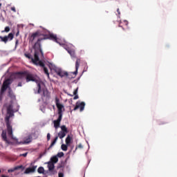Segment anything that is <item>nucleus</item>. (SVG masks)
Instances as JSON below:
<instances>
[{
	"label": "nucleus",
	"mask_w": 177,
	"mask_h": 177,
	"mask_svg": "<svg viewBox=\"0 0 177 177\" xmlns=\"http://www.w3.org/2000/svg\"><path fill=\"white\" fill-rule=\"evenodd\" d=\"M19 32L18 31L16 34V37H18L19 36Z\"/></svg>",
	"instance_id": "a19ab883"
},
{
	"label": "nucleus",
	"mask_w": 177,
	"mask_h": 177,
	"mask_svg": "<svg viewBox=\"0 0 177 177\" xmlns=\"http://www.w3.org/2000/svg\"><path fill=\"white\" fill-rule=\"evenodd\" d=\"M68 53L71 55V56H72V57H75V52L70 50L68 51Z\"/></svg>",
	"instance_id": "7c9ffc66"
},
{
	"label": "nucleus",
	"mask_w": 177,
	"mask_h": 177,
	"mask_svg": "<svg viewBox=\"0 0 177 177\" xmlns=\"http://www.w3.org/2000/svg\"><path fill=\"white\" fill-rule=\"evenodd\" d=\"M67 74L68 75H66L65 78H68V80H72V78H74V77L71 75V73L67 72Z\"/></svg>",
	"instance_id": "c85d7f7f"
},
{
	"label": "nucleus",
	"mask_w": 177,
	"mask_h": 177,
	"mask_svg": "<svg viewBox=\"0 0 177 177\" xmlns=\"http://www.w3.org/2000/svg\"><path fill=\"white\" fill-rule=\"evenodd\" d=\"M59 100L58 98L55 99V104L57 108L58 109V115H61V117H63V109H64V106L63 104H59Z\"/></svg>",
	"instance_id": "9d476101"
},
{
	"label": "nucleus",
	"mask_w": 177,
	"mask_h": 177,
	"mask_svg": "<svg viewBox=\"0 0 177 177\" xmlns=\"http://www.w3.org/2000/svg\"><path fill=\"white\" fill-rule=\"evenodd\" d=\"M10 31V28L9 26H6L4 30H2L1 32H9Z\"/></svg>",
	"instance_id": "cd10ccee"
},
{
	"label": "nucleus",
	"mask_w": 177,
	"mask_h": 177,
	"mask_svg": "<svg viewBox=\"0 0 177 177\" xmlns=\"http://www.w3.org/2000/svg\"><path fill=\"white\" fill-rule=\"evenodd\" d=\"M78 93V87L74 90L73 91V95H75V97H73L74 100H77V99H79L80 97L77 95Z\"/></svg>",
	"instance_id": "4be33fe9"
},
{
	"label": "nucleus",
	"mask_w": 177,
	"mask_h": 177,
	"mask_svg": "<svg viewBox=\"0 0 177 177\" xmlns=\"http://www.w3.org/2000/svg\"><path fill=\"white\" fill-rule=\"evenodd\" d=\"M43 38H38L37 41L33 45V49H35V57H36V60H38V56L41 55V57H44V53L42 52V49L41 48V41H44Z\"/></svg>",
	"instance_id": "7ed1b4c3"
},
{
	"label": "nucleus",
	"mask_w": 177,
	"mask_h": 177,
	"mask_svg": "<svg viewBox=\"0 0 177 177\" xmlns=\"http://www.w3.org/2000/svg\"><path fill=\"white\" fill-rule=\"evenodd\" d=\"M32 142V136L29 135L27 138L24 139V140L21 142L22 145H28L29 143H31Z\"/></svg>",
	"instance_id": "dca6fc26"
},
{
	"label": "nucleus",
	"mask_w": 177,
	"mask_h": 177,
	"mask_svg": "<svg viewBox=\"0 0 177 177\" xmlns=\"http://www.w3.org/2000/svg\"><path fill=\"white\" fill-rule=\"evenodd\" d=\"M39 62V63H37V64H36V66H40V67H42L43 68L45 67V64L42 62V61H37Z\"/></svg>",
	"instance_id": "bb28decb"
},
{
	"label": "nucleus",
	"mask_w": 177,
	"mask_h": 177,
	"mask_svg": "<svg viewBox=\"0 0 177 177\" xmlns=\"http://www.w3.org/2000/svg\"><path fill=\"white\" fill-rule=\"evenodd\" d=\"M68 133V129L66 127V125L61 126V131L58 133V136H56L53 141L51 142L50 145L48 147V149H52L55 145H56V142H57V140L59 139H63Z\"/></svg>",
	"instance_id": "f03ea898"
},
{
	"label": "nucleus",
	"mask_w": 177,
	"mask_h": 177,
	"mask_svg": "<svg viewBox=\"0 0 177 177\" xmlns=\"http://www.w3.org/2000/svg\"><path fill=\"white\" fill-rule=\"evenodd\" d=\"M35 169H37V166H33L32 167H28L25 170L24 174H30L31 172H35Z\"/></svg>",
	"instance_id": "6ab92c4d"
},
{
	"label": "nucleus",
	"mask_w": 177,
	"mask_h": 177,
	"mask_svg": "<svg viewBox=\"0 0 177 177\" xmlns=\"http://www.w3.org/2000/svg\"><path fill=\"white\" fill-rule=\"evenodd\" d=\"M24 56L27 57V59H30L32 62L33 64H37V62H39V55H37V59L35 57V58H33L32 55H31V54L30 53H25Z\"/></svg>",
	"instance_id": "9b49d317"
},
{
	"label": "nucleus",
	"mask_w": 177,
	"mask_h": 177,
	"mask_svg": "<svg viewBox=\"0 0 177 177\" xmlns=\"http://www.w3.org/2000/svg\"><path fill=\"white\" fill-rule=\"evenodd\" d=\"M15 38V35L13 33H9L7 36H0V42H4V44H8V41H12Z\"/></svg>",
	"instance_id": "6e6552de"
},
{
	"label": "nucleus",
	"mask_w": 177,
	"mask_h": 177,
	"mask_svg": "<svg viewBox=\"0 0 177 177\" xmlns=\"http://www.w3.org/2000/svg\"><path fill=\"white\" fill-rule=\"evenodd\" d=\"M123 23L125 26H128V24H129L128 21H127V20L123 21Z\"/></svg>",
	"instance_id": "c9c22d12"
},
{
	"label": "nucleus",
	"mask_w": 177,
	"mask_h": 177,
	"mask_svg": "<svg viewBox=\"0 0 177 177\" xmlns=\"http://www.w3.org/2000/svg\"><path fill=\"white\" fill-rule=\"evenodd\" d=\"M27 154H28V153H23L21 156H23V157H27Z\"/></svg>",
	"instance_id": "4c0bfd02"
},
{
	"label": "nucleus",
	"mask_w": 177,
	"mask_h": 177,
	"mask_svg": "<svg viewBox=\"0 0 177 177\" xmlns=\"http://www.w3.org/2000/svg\"><path fill=\"white\" fill-rule=\"evenodd\" d=\"M54 71L56 73L57 75H59L61 78H64L66 75H68L67 71H63L62 68H55Z\"/></svg>",
	"instance_id": "1a4fd4ad"
},
{
	"label": "nucleus",
	"mask_w": 177,
	"mask_h": 177,
	"mask_svg": "<svg viewBox=\"0 0 177 177\" xmlns=\"http://www.w3.org/2000/svg\"><path fill=\"white\" fill-rule=\"evenodd\" d=\"M78 109H80V111H84V109H85V102H80L77 101L76 102V105L75 106V108L73 109L74 111L78 110Z\"/></svg>",
	"instance_id": "f8f14e48"
},
{
	"label": "nucleus",
	"mask_w": 177,
	"mask_h": 177,
	"mask_svg": "<svg viewBox=\"0 0 177 177\" xmlns=\"http://www.w3.org/2000/svg\"><path fill=\"white\" fill-rule=\"evenodd\" d=\"M48 168L50 172H52L53 169H55V163L48 162Z\"/></svg>",
	"instance_id": "aec40b11"
},
{
	"label": "nucleus",
	"mask_w": 177,
	"mask_h": 177,
	"mask_svg": "<svg viewBox=\"0 0 177 177\" xmlns=\"http://www.w3.org/2000/svg\"><path fill=\"white\" fill-rule=\"evenodd\" d=\"M39 37V32H36L32 33L30 37H29V42L30 44H33L34 41H35L36 38H38Z\"/></svg>",
	"instance_id": "ddd939ff"
},
{
	"label": "nucleus",
	"mask_w": 177,
	"mask_h": 177,
	"mask_svg": "<svg viewBox=\"0 0 177 177\" xmlns=\"http://www.w3.org/2000/svg\"><path fill=\"white\" fill-rule=\"evenodd\" d=\"M1 138H2L4 142H6V143H7L8 145H10V141H9V140H8V136H6V131H5V130L2 131Z\"/></svg>",
	"instance_id": "f3484780"
},
{
	"label": "nucleus",
	"mask_w": 177,
	"mask_h": 177,
	"mask_svg": "<svg viewBox=\"0 0 177 177\" xmlns=\"http://www.w3.org/2000/svg\"><path fill=\"white\" fill-rule=\"evenodd\" d=\"M19 45V39H17L15 41V46H17Z\"/></svg>",
	"instance_id": "e433bc0d"
},
{
	"label": "nucleus",
	"mask_w": 177,
	"mask_h": 177,
	"mask_svg": "<svg viewBox=\"0 0 177 177\" xmlns=\"http://www.w3.org/2000/svg\"><path fill=\"white\" fill-rule=\"evenodd\" d=\"M17 86H22V83H21V82H20L18 83Z\"/></svg>",
	"instance_id": "58836bf2"
},
{
	"label": "nucleus",
	"mask_w": 177,
	"mask_h": 177,
	"mask_svg": "<svg viewBox=\"0 0 177 177\" xmlns=\"http://www.w3.org/2000/svg\"><path fill=\"white\" fill-rule=\"evenodd\" d=\"M12 84V79L8 78L3 81V85L0 90V97L5 93L6 89L9 88L10 85Z\"/></svg>",
	"instance_id": "423d86ee"
},
{
	"label": "nucleus",
	"mask_w": 177,
	"mask_h": 177,
	"mask_svg": "<svg viewBox=\"0 0 177 177\" xmlns=\"http://www.w3.org/2000/svg\"><path fill=\"white\" fill-rule=\"evenodd\" d=\"M0 172H1V170H0Z\"/></svg>",
	"instance_id": "49530a36"
},
{
	"label": "nucleus",
	"mask_w": 177,
	"mask_h": 177,
	"mask_svg": "<svg viewBox=\"0 0 177 177\" xmlns=\"http://www.w3.org/2000/svg\"><path fill=\"white\" fill-rule=\"evenodd\" d=\"M117 12L118 13V15H121V12H120V8L117 9Z\"/></svg>",
	"instance_id": "ea45409f"
},
{
	"label": "nucleus",
	"mask_w": 177,
	"mask_h": 177,
	"mask_svg": "<svg viewBox=\"0 0 177 177\" xmlns=\"http://www.w3.org/2000/svg\"><path fill=\"white\" fill-rule=\"evenodd\" d=\"M11 10H12V12H14L15 13H16V8H15V7H11Z\"/></svg>",
	"instance_id": "f704fd0d"
},
{
	"label": "nucleus",
	"mask_w": 177,
	"mask_h": 177,
	"mask_svg": "<svg viewBox=\"0 0 177 177\" xmlns=\"http://www.w3.org/2000/svg\"><path fill=\"white\" fill-rule=\"evenodd\" d=\"M21 75H24V77H26V82H30V81L35 82V81H37L35 77H34L32 73H30L28 71L22 72Z\"/></svg>",
	"instance_id": "0eeeda50"
},
{
	"label": "nucleus",
	"mask_w": 177,
	"mask_h": 177,
	"mask_svg": "<svg viewBox=\"0 0 177 177\" xmlns=\"http://www.w3.org/2000/svg\"><path fill=\"white\" fill-rule=\"evenodd\" d=\"M68 95L69 96H71V97L74 96V95H71V94H68Z\"/></svg>",
	"instance_id": "c03bdc74"
},
{
	"label": "nucleus",
	"mask_w": 177,
	"mask_h": 177,
	"mask_svg": "<svg viewBox=\"0 0 177 177\" xmlns=\"http://www.w3.org/2000/svg\"><path fill=\"white\" fill-rule=\"evenodd\" d=\"M1 6H2V3H0V8H1Z\"/></svg>",
	"instance_id": "a18cd8bd"
},
{
	"label": "nucleus",
	"mask_w": 177,
	"mask_h": 177,
	"mask_svg": "<svg viewBox=\"0 0 177 177\" xmlns=\"http://www.w3.org/2000/svg\"><path fill=\"white\" fill-rule=\"evenodd\" d=\"M61 148H62V150H63V151H67V149H68L67 145L62 144L61 146Z\"/></svg>",
	"instance_id": "393cba45"
},
{
	"label": "nucleus",
	"mask_w": 177,
	"mask_h": 177,
	"mask_svg": "<svg viewBox=\"0 0 177 177\" xmlns=\"http://www.w3.org/2000/svg\"><path fill=\"white\" fill-rule=\"evenodd\" d=\"M44 171H45V169L42 167H39L37 169V172L39 174H44Z\"/></svg>",
	"instance_id": "a878e982"
},
{
	"label": "nucleus",
	"mask_w": 177,
	"mask_h": 177,
	"mask_svg": "<svg viewBox=\"0 0 177 177\" xmlns=\"http://www.w3.org/2000/svg\"><path fill=\"white\" fill-rule=\"evenodd\" d=\"M64 156V153L63 152H59L57 154V157L61 158V157H63Z\"/></svg>",
	"instance_id": "2f4dec72"
},
{
	"label": "nucleus",
	"mask_w": 177,
	"mask_h": 177,
	"mask_svg": "<svg viewBox=\"0 0 177 177\" xmlns=\"http://www.w3.org/2000/svg\"><path fill=\"white\" fill-rule=\"evenodd\" d=\"M50 161L51 162H53V164H56V162H57V161H59V158H57V156H53L50 158Z\"/></svg>",
	"instance_id": "5701e85b"
},
{
	"label": "nucleus",
	"mask_w": 177,
	"mask_h": 177,
	"mask_svg": "<svg viewBox=\"0 0 177 177\" xmlns=\"http://www.w3.org/2000/svg\"><path fill=\"white\" fill-rule=\"evenodd\" d=\"M37 93H41L42 92L41 99H44V97L49 98L50 96V94L49 93V91L46 88H42L41 86V84H37Z\"/></svg>",
	"instance_id": "39448f33"
},
{
	"label": "nucleus",
	"mask_w": 177,
	"mask_h": 177,
	"mask_svg": "<svg viewBox=\"0 0 177 177\" xmlns=\"http://www.w3.org/2000/svg\"><path fill=\"white\" fill-rule=\"evenodd\" d=\"M58 176L59 177H64V174L63 173H59Z\"/></svg>",
	"instance_id": "72a5a7b5"
},
{
	"label": "nucleus",
	"mask_w": 177,
	"mask_h": 177,
	"mask_svg": "<svg viewBox=\"0 0 177 177\" xmlns=\"http://www.w3.org/2000/svg\"><path fill=\"white\" fill-rule=\"evenodd\" d=\"M71 140H73V138H71L70 136V135H68V136L66 137L65 142L67 146H69V145L71 144Z\"/></svg>",
	"instance_id": "412c9836"
},
{
	"label": "nucleus",
	"mask_w": 177,
	"mask_h": 177,
	"mask_svg": "<svg viewBox=\"0 0 177 177\" xmlns=\"http://www.w3.org/2000/svg\"><path fill=\"white\" fill-rule=\"evenodd\" d=\"M80 64H81V59L77 58L75 62V71L71 73V74H74V75H77V74H78V68H80Z\"/></svg>",
	"instance_id": "2eb2a0df"
},
{
	"label": "nucleus",
	"mask_w": 177,
	"mask_h": 177,
	"mask_svg": "<svg viewBox=\"0 0 177 177\" xmlns=\"http://www.w3.org/2000/svg\"><path fill=\"white\" fill-rule=\"evenodd\" d=\"M1 177H9V176H5V175H1Z\"/></svg>",
	"instance_id": "79ce46f5"
},
{
	"label": "nucleus",
	"mask_w": 177,
	"mask_h": 177,
	"mask_svg": "<svg viewBox=\"0 0 177 177\" xmlns=\"http://www.w3.org/2000/svg\"><path fill=\"white\" fill-rule=\"evenodd\" d=\"M8 96L11 99L10 103H6L3 104V109H6L7 111V115L5 118V121L7 127V133L8 136L11 138L13 140H17L15 136H13V129L12 125H10V118L15 116V113L19 111V106L17 105L16 109H13V103L16 102V95L13 93L12 89L9 88Z\"/></svg>",
	"instance_id": "f257e3e1"
},
{
	"label": "nucleus",
	"mask_w": 177,
	"mask_h": 177,
	"mask_svg": "<svg viewBox=\"0 0 177 177\" xmlns=\"http://www.w3.org/2000/svg\"><path fill=\"white\" fill-rule=\"evenodd\" d=\"M17 169H24V167L23 165L17 166L12 169H10L8 170V174H10L12 172H15V171H17Z\"/></svg>",
	"instance_id": "a211bd4d"
},
{
	"label": "nucleus",
	"mask_w": 177,
	"mask_h": 177,
	"mask_svg": "<svg viewBox=\"0 0 177 177\" xmlns=\"http://www.w3.org/2000/svg\"><path fill=\"white\" fill-rule=\"evenodd\" d=\"M43 39H50L51 41H54V42H57V44H60V39L57 38V35L51 33L48 30H44V34H43Z\"/></svg>",
	"instance_id": "20e7f679"
},
{
	"label": "nucleus",
	"mask_w": 177,
	"mask_h": 177,
	"mask_svg": "<svg viewBox=\"0 0 177 177\" xmlns=\"http://www.w3.org/2000/svg\"><path fill=\"white\" fill-rule=\"evenodd\" d=\"M63 166H62V165H59V166H58L57 167V168L59 169V168H62Z\"/></svg>",
	"instance_id": "37998d69"
},
{
	"label": "nucleus",
	"mask_w": 177,
	"mask_h": 177,
	"mask_svg": "<svg viewBox=\"0 0 177 177\" xmlns=\"http://www.w3.org/2000/svg\"><path fill=\"white\" fill-rule=\"evenodd\" d=\"M47 140H50V133H49L47 134Z\"/></svg>",
	"instance_id": "473e14b6"
},
{
	"label": "nucleus",
	"mask_w": 177,
	"mask_h": 177,
	"mask_svg": "<svg viewBox=\"0 0 177 177\" xmlns=\"http://www.w3.org/2000/svg\"><path fill=\"white\" fill-rule=\"evenodd\" d=\"M77 149H84V145H82V144H79L78 145H77L76 147H75V151H76V150Z\"/></svg>",
	"instance_id": "c756f323"
},
{
	"label": "nucleus",
	"mask_w": 177,
	"mask_h": 177,
	"mask_svg": "<svg viewBox=\"0 0 177 177\" xmlns=\"http://www.w3.org/2000/svg\"><path fill=\"white\" fill-rule=\"evenodd\" d=\"M62 118H63V116H62V115H59L57 120L53 121L54 128H55V129H57L58 128H59L60 122H62Z\"/></svg>",
	"instance_id": "4468645a"
},
{
	"label": "nucleus",
	"mask_w": 177,
	"mask_h": 177,
	"mask_svg": "<svg viewBox=\"0 0 177 177\" xmlns=\"http://www.w3.org/2000/svg\"><path fill=\"white\" fill-rule=\"evenodd\" d=\"M44 73L47 75L48 80H50V77L49 76V71H48V68L45 67L43 68Z\"/></svg>",
	"instance_id": "b1692460"
}]
</instances>
